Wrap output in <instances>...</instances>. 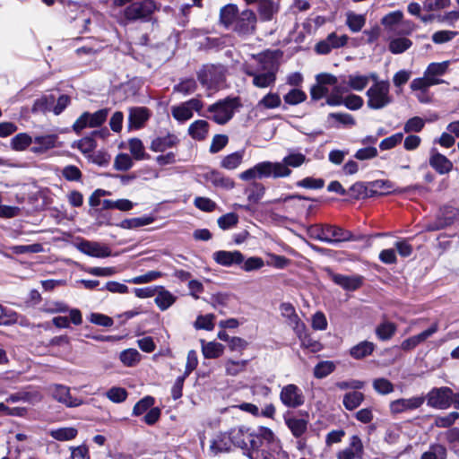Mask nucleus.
Here are the masks:
<instances>
[{
  "label": "nucleus",
  "mask_w": 459,
  "mask_h": 459,
  "mask_svg": "<svg viewBox=\"0 0 459 459\" xmlns=\"http://www.w3.org/2000/svg\"><path fill=\"white\" fill-rule=\"evenodd\" d=\"M411 45V40L407 38H396L390 41L389 50L393 54H401L409 49Z\"/></svg>",
  "instance_id": "8fccbe9b"
},
{
  "label": "nucleus",
  "mask_w": 459,
  "mask_h": 459,
  "mask_svg": "<svg viewBox=\"0 0 459 459\" xmlns=\"http://www.w3.org/2000/svg\"><path fill=\"white\" fill-rule=\"evenodd\" d=\"M197 78L200 83L208 88H213L219 81L217 70L212 65L204 66L198 73Z\"/></svg>",
  "instance_id": "cd10ccee"
},
{
  "label": "nucleus",
  "mask_w": 459,
  "mask_h": 459,
  "mask_svg": "<svg viewBox=\"0 0 459 459\" xmlns=\"http://www.w3.org/2000/svg\"><path fill=\"white\" fill-rule=\"evenodd\" d=\"M369 81L368 75H350L348 80L349 88L360 91L364 90Z\"/></svg>",
  "instance_id": "bf43d9fd"
},
{
  "label": "nucleus",
  "mask_w": 459,
  "mask_h": 459,
  "mask_svg": "<svg viewBox=\"0 0 459 459\" xmlns=\"http://www.w3.org/2000/svg\"><path fill=\"white\" fill-rule=\"evenodd\" d=\"M286 174L288 171L282 166L273 164L272 161H263L240 173L239 178L244 181L263 178H278L279 176Z\"/></svg>",
  "instance_id": "6e6552de"
},
{
  "label": "nucleus",
  "mask_w": 459,
  "mask_h": 459,
  "mask_svg": "<svg viewBox=\"0 0 459 459\" xmlns=\"http://www.w3.org/2000/svg\"><path fill=\"white\" fill-rule=\"evenodd\" d=\"M306 161V156L302 153H290V155L283 158L281 162H273V164L281 165L288 171V174L279 176V178H286L291 174V170L289 167L298 168Z\"/></svg>",
  "instance_id": "c756f323"
},
{
  "label": "nucleus",
  "mask_w": 459,
  "mask_h": 459,
  "mask_svg": "<svg viewBox=\"0 0 459 459\" xmlns=\"http://www.w3.org/2000/svg\"><path fill=\"white\" fill-rule=\"evenodd\" d=\"M425 402V396H413L411 398H401L390 403L389 408L393 414H399L407 411L420 408Z\"/></svg>",
  "instance_id": "f3484780"
},
{
  "label": "nucleus",
  "mask_w": 459,
  "mask_h": 459,
  "mask_svg": "<svg viewBox=\"0 0 459 459\" xmlns=\"http://www.w3.org/2000/svg\"><path fill=\"white\" fill-rule=\"evenodd\" d=\"M76 247L80 252L89 256L105 258L111 255L109 247L100 242L82 240Z\"/></svg>",
  "instance_id": "dca6fc26"
},
{
  "label": "nucleus",
  "mask_w": 459,
  "mask_h": 459,
  "mask_svg": "<svg viewBox=\"0 0 459 459\" xmlns=\"http://www.w3.org/2000/svg\"><path fill=\"white\" fill-rule=\"evenodd\" d=\"M286 424L296 437H301L307 428V422L303 419L290 418L286 420Z\"/></svg>",
  "instance_id": "37998d69"
},
{
  "label": "nucleus",
  "mask_w": 459,
  "mask_h": 459,
  "mask_svg": "<svg viewBox=\"0 0 459 459\" xmlns=\"http://www.w3.org/2000/svg\"><path fill=\"white\" fill-rule=\"evenodd\" d=\"M280 311L281 315L287 319L289 325L292 327L294 332H300L302 329H306L305 324L299 317L291 303H281L280 305Z\"/></svg>",
  "instance_id": "4be33fe9"
},
{
  "label": "nucleus",
  "mask_w": 459,
  "mask_h": 459,
  "mask_svg": "<svg viewBox=\"0 0 459 459\" xmlns=\"http://www.w3.org/2000/svg\"><path fill=\"white\" fill-rule=\"evenodd\" d=\"M346 25L352 32H359L366 23V18L362 14H357L353 12H349L346 14Z\"/></svg>",
  "instance_id": "a19ab883"
},
{
  "label": "nucleus",
  "mask_w": 459,
  "mask_h": 459,
  "mask_svg": "<svg viewBox=\"0 0 459 459\" xmlns=\"http://www.w3.org/2000/svg\"><path fill=\"white\" fill-rule=\"evenodd\" d=\"M128 148L132 156L136 160H141L146 158L145 149L143 142L138 138H132L128 141Z\"/></svg>",
  "instance_id": "49530a36"
},
{
  "label": "nucleus",
  "mask_w": 459,
  "mask_h": 459,
  "mask_svg": "<svg viewBox=\"0 0 459 459\" xmlns=\"http://www.w3.org/2000/svg\"><path fill=\"white\" fill-rule=\"evenodd\" d=\"M151 113L145 107L129 108L128 124L130 128L139 129L150 118Z\"/></svg>",
  "instance_id": "5701e85b"
},
{
  "label": "nucleus",
  "mask_w": 459,
  "mask_h": 459,
  "mask_svg": "<svg viewBox=\"0 0 459 459\" xmlns=\"http://www.w3.org/2000/svg\"><path fill=\"white\" fill-rule=\"evenodd\" d=\"M298 338L301 342V346L310 349L311 351L316 352L320 350V343L313 340L309 334L306 333V329H302L300 332H295Z\"/></svg>",
  "instance_id": "603ef678"
},
{
  "label": "nucleus",
  "mask_w": 459,
  "mask_h": 459,
  "mask_svg": "<svg viewBox=\"0 0 459 459\" xmlns=\"http://www.w3.org/2000/svg\"><path fill=\"white\" fill-rule=\"evenodd\" d=\"M335 369L333 361L324 360L317 363L314 368V376L316 378L321 379L329 376Z\"/></svg>",
  "instance_id": "a18cd8bd"
},
{
  "label": "nucleus",
  "mask_w": 459,
  "mask_h": 459,
  "mask_svg": "<svg viewBox=\"0 0 459 459\" xmlns=\"http://www.w3.org/2000/svg\"><path fill=\"white\" fill-rule=\"evenodd\" d=\"M194 204L197 209L206 212H213L217 207V204L214 201L208 197L203 196L195 197L194 200Z\"/></svg>",
  "instance_id": "0e129e2a"
},
{
  "label": "nucleus",
  "mask_w": 459,
  "mask_h": 459,
  "mask_svg": "<svg viewBox=\"0 0 459 459\" xmlns=\"http://www.w3.org/2000/svg\"><path fill=\"white\" fill-rule=\"evenodd\" d=\"M238 105V98L228 97L221 100L208 107L207 111L211 113V116L208 117L219 125H224L232 118L234 111Z\"/></svg>",
  "instance_id": "1a4fd4ad"
},
{
  "label": "nucleus",
  "mask_w": 459,
  "mask_h": 459,
  "mask_svg": "<svg viewBox=\"0 0 459 459\" xmlns=\"http://www.w3.org/2000/svg\"><path fill=\"white\" fill-rule=\"evenodd\" d=\"M154 404V399L152 396H146L141 399L139 402L135 403L133 409V414L134 416H139L148 410L152 409Z\"/></svg>",
  "instance_id": "338daca9"
},
{
  "label": "nucleus",
  "mask_w": 459,
  "mask_h": 459,
  "mask_svg": "<svg viewBox=\"0 0 459 459\" xmlns=\"http://www.w3.org/2000/svg\"><path fill=\"white\" fill-rule=\"evenodd\" d=\"M281 100L277 93L269 92L258 103L265 108H276L281 106Z\"/></svg>",
  "instance_id": "774afa93"
},
{
  "label": "nucleus",
  "mask_w": 459,
  "mask_h": 459,
  "mask_svg": "<svg viewBox=\"0 0 459 459\" xmlns=\"http://www.w3.org/2000/svg\"><path fill=\"white\" fill-rule=\"evenodd\" d=\"M449 61L441 63H430L424 72L423 77L415 78L411 82V91H420L427 92L431 86L445 83L446 81L440 79L448 70Z\"/></svg>",
  "instance_id": "39448f33"
},
{
  "label": "nucleus",
  "mask_w": 459,
  "mask_h": 459,
  "mask_svg": "<svg viewBox=\"0 0 459 459\" xmlns=\"http://www.w3.org/2000/svg\"><path fill=\"white\" fill-rule=\"evenodd\" d=\"M231 445L242 449H252L255 446L261 444V429L257 433H252L246 427H238L229 432Z\"/></svg>",
  "instance_id": "9d476101"
},
{
  "label": "nucleus",
  "mask_w": 459,
  "mask_h": 459,
  "mask_svg": "<svg viewBox=\"0 0 459 459\" xmlns=\"http://www.w3.org/2000/svg\"><path fill=\"white\" fill-rule=\"evenodd\" d=\"M158 288L159 290L155 295L156 297L154 301L157 307L160 310L164 311L175 303L176 297L163 287L159 286Z\"/></svg>",
  "instance_id": "473e14b6"
},
{
  "label": "nucleus",
  "mask_w": 459,
  "mask_h": 459,
  "mask_svg": "<svg viewBox=\"0 0 459 459\" xmlns=\"http://www.w3.org/2000/svg\"><path fill=\"white\" fill-rule=\"evenodd\" d=\"M238 222V216L235 212H229L218 218V226L223 230H229L236 226Z\"/></svg>",
  "instance_id": "5fc2aeb1"
},
{
  "label": "nucleus",
  "mask_w": 459,
  "mask_h": 459,
  "mask_svg": "<svg viewBox=\"0 0 459 459\" xmlns=\"http://www.w3.org/2000/svg\"><path fill=\"white\" fill-rule=\"evenodd\" d=\"M396 326L394 324L390 322H385L380 324L376 328V334L377 338L381 341H387L393 337L395 333Z\"/></svg>",
  "instance_id": "de8ad7c7"
},
{
  "label": "nucleus",
  "mask_w": 459,
  "mask_h": 459,
  "mask_svg": "<svg viewBox=\"0 0 459 459\" xmlns=\"http://www.w3.org/2000/svg\"><path fill=\"white\" fill-rule=\"evenodd\" d=\"M57 136L56 134H47L36 136L33 140L36 146L31 148L34 153H43L46 151L52 149L56 146Z\"/></svg>",
  "instance_id": "c85d7f7f"
},
{
  "label": "nucleus",
  "mask_w": 459,
  "mask_h": 459,
  "mask_svg": "<svg viewBox=\"0 0 459 459\" xmlns=\"http://www.w3.org/2000/svg\"><path fill=\"white\" fill-rule=\"evenodd\" d=\"M347 35L338 36L335 32L330 33L325 39L319 41L315 50L317 54L327 55L334 48H340L345 46L348 42Z\"/></svg>",
  "instance_id": "2eb2a0df"
},
{
  "label": "nucleus",
  "mask_w": 459,
  "mask_h": 459,
  "mask_svg": "<svg viewBox=\"0 0 459 459\" xmlns=\"http://www.w3.org/2000/svg\"><path fill=\"white\" fill-rule=\"evenodd\" d=\"M197 88L196 82L192 79L182 80L179 83L174 86V91L180 92L184 95H188L195 91Z\"/></svg>",
  "instance_id": "4d7b16f0"
},
{
  "label": "nucleus",
  "mask_w": 459,
  "mask_h": 459,
  "mask_svg": "<svg viewBox=\"0 0 459 459\" xmlns=\"http://www.w3.org/2000/svg\"><path fill=\"white\" fill-rule=\"evenodd\" d=\"M333 281L348 290H355L359 289L362 283L361 278L357 276H346L342 274H334Z\"/></svg>",
  "instance_id": "f704fd0d"
},
{
  "label": "nucleus",
  "mask_w": 459,
  "mask_h": 459,
  "mask_svg": "<svg viewBox=\"0 0 459 459\" xmlns=\"http://www.w3.org/2000/svg\"><path fill=\"white\" fill-rule=\"evenodd\" d=\"M55 99L53 96H43L34 101L32 111L33 112H46L51 109Z\"/></svg>",
  "instance_id": "6e6d98bb"
},
{
  "label": "nucleus",
  "mask_w": 459,
  "mask_h": 459,
  "mask_svg": "<svg viewBox=\"0 0 459 459\" xmlns=\"http://www.w3.org/2000/svg\"><path fill=\"white\" fill-rule=\"evenodd\" d=\"M153 221L151 217H140L124 220L121 222V227L124 229H134L142 226L148 225Z\"/></svg>",
  "instance_id": "e2e57ef3"
},
{
  "label": "nucleus",
  "mask_w": 459,
  "mask_h": 459,
  "mask_svg": "<svg viewBox=\"0 0 459 459\" xmlns=\"http://www.w3.org/2000/svg\"><path fill=\"white\" fill-rule=\"evenodd\" d=\"M243 158L244 151L235 152L222 158L221 167L228 170L235 169L242 163Z\"/></svg>",
  "instance_id": "c9c22d12"
},
{
  "label": "nucleus",
  "mask_w": 459,
  "mask_h": 459,
  "mask_svg": "<svg viewBox=\"0 0 459 459\" xmlns=\"http://www.w3.org/2000/svg\"><path fill=\"white\" fill-rule=\"evenodd\" d=\"M204 178L207 182H210L214 187L217 188L230 190L235 186V183L230 178L226 177L216 170L207 172L204 175Z\"/></svg>",
  "instance_id": "393cba45"
},
{
  "label": "nucleus",
  "mask_w": 459,
  "mask_h": 459,
  "mask_svg": "<svg viewBox=\"0 0 459 459\" xmlns=\"http://www.w3.org/2000/svg\"><path fill=\"white\" fill-rule=\"evenodd\" d=\"M105 395L111 402L119 403L127 398V392L123 387L113 386L106 392Z\"/></svg>",
  "instance_id": "13d9d810"
},
{
  "label": "nucleus",
  "mask_w": 459,
  "mask_h": 459,
  "mask_svg": "<svg viewBox=\"0 0 459 459\" xmlns=\"http://www.w3.org/2000/svg\"><path fill=\"white\" fill-rule=\"evenodd\" d=\"M258 20L261 22H271L274 20L280 12V3L278 0H262L256 8Z\"/></svg>",
  "instance_id": "6ab92c4d"
},
{
  "label": "nucleus",
  "mask_w": 459,
  "mask_h": 459,
  "mask_svg": "<svg viewBox=\"0 0 459 459\" xmlns=\"http://www.w3.org/2000/svg\"><path fill=\"white\" fill-rule=\"evenodd\" d=\"M375 350V344L368 341H363L350 349V355L355 359H362Z\"/></svg>",
  "instance_id": "2f4dec72"
},
{
  "label": "nucleus",
  "mask_w": 459,
  "mask_h": 459,
  "mask_svg": "<svg viewBox=\"0 0 459 459\" xmlns=\"http://www.w3.org/2000/svg\"><path fill=\"white\" fill-rule=\"evenodd\" d=\"M279 65L273 57L259 55L257 65H245L244 73L253 78L252 83L255 87L264 89L274 85Z\"/></svg>",
  "instance_id": "f03ea898"
},
{
  "label": "nucleus",
  "mask_w": 459,
  "mask_h": 459,
  "mask_svg": "<svg viewBox=\"0 0 459 459\" xmlns=\"http://www.w3.org/2000/svg\"><path fill=\"white\" fill-rule=\"evenodd\" d=\"M438 331V323H433L428 329L420 333L419 334L413 335L401 343V349L403 351H411L418 346L420 343L425 342L428 338L431 337L434 333Z\"/></svg>",
  "instance_id": "aec40b11"
},
{
  "label": "nucleus",
  "mask_w": 459,
  "mask_h": 459,
  "mask_svg": "<svg viewBox=\"0 0 459 459\" xmlns=\"http://www.w3.org/2000/svg\"><path fill=\"white\" fill-rule=\"evenodd\" d=\"M119 359L125 366L133 367L140 361L141 354L135 349H127L120 353Z\"/></svg>",
  "instance_id": "09e8293b"
},
{
  "label": "nucleus",
  "mask_w": 459,
  "mask_h": 459,
  "mask_svg": "<svg viewBox=\"0 0 459 459\" xmlns=\"http://www.w3.org/2000/svg\"><path fill=\"white\" fill-rule=\"evenodd\" d=\"M171 114L178 122H185L193 117V112H191L189 108L186 105V102L172 107Z\"/></svg>",
  "instance_id": "3c124183"
},
{
  "label": "nucleus",
  "mask_w": 459,
  "mask_h": 459,
  "mask_svg": "<svg viewBox=\"0 0 459 459\" xmlns=\"http://www.w3.org/2000/svg\"><path fill=\"white\" fill-rule=\"evenodd\" d=\"M429 165L440 175L446 174L453 169L452 161L439 152L431 154Z\"/></svg>",
  "instance_id": "bb28decb"
},
{
  "label": "nucleus",
  "mask_w": 459,
  "mask_h": 459,
  "mask_svg": "<svg viewBox=\"0 0 459 459\" xmlns=\"http://www.w3.org/2000/svg\"><path fill=\"white\" fill-rule=\"evenodd\" d=\"M210 125L206 120H195L188 127V134L196 141L204 140L209 133Z\"/></svg>",
  "instance_id": "7c9ffc66"
},
{
  "label": "nucleus",
  "mask_w": 459,
  "mask_h": 459,
  "mask_svg": "<svg viewBox=\"0 0 459 459\" xmlns=\"http://www.w3.org/2000/svg\"><path fill=\"white\" fill-rule=\"evenodd\" d=\"M446 448L441 444H432L429 449L424 452L420 459H446Z\"/></svg>",
  "instance_id": "ea45409f"
},
{
  "label": "nucleus",
  "mask_w": 459,
  "mask_h": 459,
  "mask_svg": "<svg viewBox=\"0 0 459 459\" xmlns=\"http://www.w3.org/2000/svg\"><path fill=\"white\" fill-rule=\"evenodd\" d=\"M403 17V13L401 11L389 13L383 17L382 24L390 30H394L396 25H401Z\"/></svg>",
  "instance_id": "864d4df0"
},
{
  "label": "nucleus",
  "mask_w": 459,
  "mask_h": 459,
  "mask_svg": "<svg viewBox=\"0 0 459 459\" xmlns=\"http://www.w3.org/2000/svg\"><path fill=\"white\" fill-rule=\"evenodd\" d=\"M78 430L75 428H60L51 429L49 435L57 441H69L76 437Z\"/></svg>",
  "instance_id": "4c0bfd02"
},
{
  "label": "nucleus",
  "mask_w": 459,
  "mask_h": 459,
  "mask_svg": "<svg viewBox=\"0 0 459 459\" xmlns=\"http://www.w3.org/2000/svg\"><path fill=\"white\" fill-rule=\"evenodd\" d=\"M158 9L154 0H135L124 9L122 22L126 25L138 21L147 22Z\"/></svg>",
  "instance_id": "423d86ee"
},
{
  "label": "nucleus",
  "mask_w": 459,
  "mask_h": 459,
  "mask_svg": "<svg viewBox=\"0 0 459 459\" xmlns=\"http://www.w3.org/2000/svg\"><path fill=\"white\" fill-rule=\"evenodd\" d=\"M230 448L231 443L229 433H221L212 440L209 453L215 456L221 453L229 452Z\"/></svg>",
  "instance_id": "a878e982"
},
{
  "label": "nucleus",
  "mask_w": 459,
  "mask_h": 459,
  "mask_svg": "<svg viewBox=\"0 0 459 459\" xmlns=\"http://www.w3.org/2000/svg\"><path fill=\"white\" fill-rule=\"evenodd\" d=\"M349 91V85L345 86L342 84H335L333 85V88L331 90L330 94L326 98L325 103L329 106H341L342 105L343 94L347 93Z\"/></svg>",
  "instance_id": "72a5a7b5"
},
{
  "label": "nucleus",
  "mask_w": 459,
  "mask_h": 459,
  "mask_svg": "<svg viewBox=\"0 0 459 459\" xmlns=\"http://www.w3.org/2000/svg\"><path fill=\"white\" fill-rule=\"evenodd\" d=\"M224 346L221 343L210 342L203 343L202 351L206 359H216L222 355Z\"/></svg>",
  "instance_id": "79ce46f5"
},
{
  "label": "nucleus",
  "mask_w": 459,
  "mask_h": 459,
  "mask_svg": "<svg viewBox=\"0 0 459 459\" xmlns=\"http://www.w3.org/2000/svg\"><path fill=\"white\" fill-rule=\"evenodd\" d=\"M261 444L249 449V459H289L288 453L282 450L280 441L270 429L261 428Z\"/></svg>",
  "instance_id": "7ed1b4c3"
},
{
  "label": "nucleus",
  "mask_w": 459,
  "mask_h": 459,
  "mask_svg": "<svg viewBox=\"0 0 459 459\" xmlns=\"http://www.w3.org/2000/svg\"><path fill=\"white\" fill-rule=\"evenodd\" d=\"M367 105L370 109H382L390 105L394 100L390 94L388 81L377 82L366 92Z\"/></svg>",
  "instance_id": "0eeeda50"
},
{
  "label": "nucleus",
  "mask_w": 459,
  "mask_h": 459,
  "mask_svg": "<svg viewBox=\"0 0 459 459\" xmlns=\"http://www.w3.org/2000/svg\"><path fill=\"white\" fill-rule=\"evenodd\" d=\"M178 143L179 139L176 134L168 133L166 135L155 137L151 143L150 149L155 152H163L177 146Z\"/></svg>",
  "instance_id": "b1692460"
},
{
  "label": "nucleus",
  "mask_w": 459,
  "mask_h": 459,
  "mask_svg": "<svg viewBox=\"0 0 459 459\" xmlns=\"http://www.w3.org/2000/svg\"><path fill=\"white\" fill-rule=\"evenodd\" d=\"M453 391L449 387H439L431 389L425 400L429 406L435 409H446L452 405Z\"/></svg>",
  "instance_id": "f8f14e48"
},
{
  "label": "nucleus",
  "mask_w": 459,
  "mask_h": 459,
  "mask_svg": "<svg viewBox=\"0 0 459 459\" xmlns=\"http://www.w3.org/2000/svg\"><path fill=\"white\" fill-rule=\"evenodd\" d=\"M307 232L309 238L327 244L361 239L360 237L354 236L350 230L333 224H314L307 228Z\"/></svg>",
  "instance_id": "20e7f679"
},
{
  "label": "nucleus",
  "mask_w": 459,
  "mask_h": 459,
  "mask_svg": "<svg viewBox=\"0 0 459 459\" xmlns=\"http://www.w3.org/2000/svg\"><path fill=\"white\" fill-rule=\"evenodd\" d=\"M53 397L66 407H78L83 403L82 399L74 397L70 393V388L63 385H54L51 387Z\"/></svg>",
  "instance_id": "a211bd4d"
},
{
  "label": "nucleus",
  "mask_w": 459,
  "mask_h": 459,
  "mask_svg": "<svg viewBox=\"0 0 459 459\" xmlns=\"http://www.w3.org/2000/svg\"><path fill=\"white\" fill-rule=\"evenodd\" d=\"M33 142L31 136L26 133H20L11 140V148L16 152L25 151Z\"/></svg>",
  "instance_id": "58836bf2"
},
{
  "label": "nucleus",
  "mask_w": 459,
  "mask_h": 459,
  "mask_svg": "<svg viewBox=\"0 0 459 459\" xmlns=\"http://www.w3.org/2000/svg\"><path fill=\"white\" fill-rule=\"evenodd\" d=\"M257 22V14L250 8L239 11L238 5L228 4L220 10V23L239 37L247 38L254 35L256 32Z\"/></svg>",
  "instance_id": "f257e3e1"
},
{
  "label": "nucleus",
  "mask_w": 459,
  "mask_h": 459,
  "mask_svg": "<svg viewBox=\"0 0 459 459\" xmlns=\"http://www.w3.org/2000/svg\"><path fill=\"white\" fill-rule=\"evenodd\" d=\"M306 98V93L299 89H292L283 97L284 101L290 105H298L303 102Z\"/></svg>",
  "instance_id": "69168bd1"
},
{
  "label": "nucleus",
  "mask_w": 459,
  "mask_h": 459,
  "mask_svg": "<svg viewBox=\"0 0 459 459\" xmlns=\"http://www.w3.org/2000/svg\"><path fill=\"white\" fill-rule=\"evenodd\" d=\"M212 258L218 264L228 267L234 264H241L244 262V255L238 250L216 251L213 253Z\"/></svg>",
  "instance_id": "412c9836"
},
{
  "label": "nucleus",
  "mask_w": 459,
  "mask_h": 459,
  "mask_svg": "<svg viewBox=\"0 0 459 459\" xmlns=\"http://www.w3.org/2000/svg\"><path fill=\"white\" fill-rule=\"evenodd\" d=\"M373 388L380 394H388L394 391V385L386 378H376L373 381Z\"/></svg>",
  "instance_id": "052dcab7"
},
{
  "label": "nucleus",
  "mask_w": 459,
  "mask_h": 459,
  "mask_svg": "<svg viewBox=\"0 0 459 459\" xmlns=\"http://www.w3.org/2000/svg\"><path fill=\"white\" fill-rule=\"evenodd\" d=\"M364 400V394L359 391H351L344 394L343 406L348 411H353L358 408Z\"/></svg>",
  "instance_id": "e433bc0d"
},
{
  "label": "nucleus",
  "mask_w": 459,
  "mask_h": 459,
  "mask_svg": "<svg viewBox=\"0 0 459 459\" xmlns=\"http://www.w3.org/2000/svg\"><path fill=\"white\" fill-rule=\"evenodd\" d=\"M280 399L281 403L289 408H297L304 403L302 391L293 384H289L282 387L280 393Z\"/></svg>",
  "instance_id": "ddd939ff"
},
{
  "label": "nucleus",
  "mask_w": 459,
  "mask_h": 459,
  "mask_svg": "<svg viewBox=\"0 0 459 459\" xmlns=\"http://www.w3.org/2000/svg\"><path fill=\"white\" fill-rule=\"evenodd\" d=\"M108 112V108H101L94 113L83 112L73 125L74 131L79 134L86 127L100 126L107 120Z\"/></svg>",
  "instance_id": "9b49d317"
},
{
  "label": "nucleus",
  "mask_w": 459,
  "mask_h": 459,
  "mask_svg": "<svg viewBox=\"0 0 459 459\" xmlns=\"http://www.w3.org/2000/svg\"><path fill=\"white\" fill-rule=\"evenodd\" d=\"M134 165L133 160L127 153H119L114 162L116 169L120 171H126L130 169Z\"/></svg>",
  "instance_id": "680f3d73"
},
{
  "label": "nucleus",
  "mask_w": 459,
  "mask_h": 459,
  "mask_svg": "<svg viewBox=\"0 0 459 459\" xmlns=\"http://www.w3.org/2000/svg\"><path fill=\"white\" fill-rule=\"evenodd\" d=\"M364 446L358 435L350 437L349 445L336 454V459H363Z\"/></svg>",
  "instance_id": "4468645a"
},
{
  "label": "nucleus",
  "mask_w": 459,
  "mask_h": 459,
  "mask_svg": "<svg viewBox=\"0 0 459 459\" xmlns=\"http://www.w3.org/2000/svg\"><path fill=\"white\" fill-rule=\"evenodd\" d=\"M248 364V360H233L228 359L225 362V371L228 376L235 377L244 372Z\"/></svg>",
  "instance_id": "c03bdc74"
}]
</instances>
